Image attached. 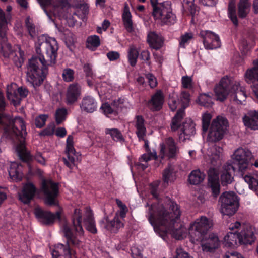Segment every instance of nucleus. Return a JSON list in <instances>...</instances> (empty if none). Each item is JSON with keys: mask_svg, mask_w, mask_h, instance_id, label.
<instances>
[{"mask_svg": "<svg viewBox=\"0 0 258 258\" xmlns=\"http://www.w3.org/2000/svg\"><path fill=\"white\" fill-rule=\"evenodd\" d=\"M34 214L38 221L44 225H49L53 223L56 219H60V212L57 211L55 214L49 211H44L39 208L34 210Z\"/></svg>", "mask_w": 258, "mask_h": 258, "instance_id": "16", "label": "nucleus"}, {"mask_svg": "<svg viewBox=\"0 0 258 258\" xmlns=\"http://www.w3.org/2000/svg\"><path fill=\"white\" fill-rule=\"evenodd\" d=\"M131 17V14L128 8L127 7H125L122 15V19L124 27L128 32H132L134 30Z\"/></svg>", "mask_w": 258, "mask_h": 258, "instance_id": "38", "label": "nucleus"}, {"mask_svg": "<svg viewBox=\"0 0 258 258\" xmlns=\"http://www.w3.org/2000/svg\"><path fill=\"white\" fill-rule=\"evenodd\" d=\"M198 103L204 107H211L213 104V98L209 94L203 93L200 95L197 99Z\"/></svg>", "mask_w": 258, "mask_h": 258, "instance_id": "43", "label": "nucleus"}, {"mask_svg": "<svg viewBox=\"0 0 258 258\" xmlns=\"http://www.w3.org/2000/svg\"><path fill=\"white\" fill-rule=\"evenodd\" d=\"M145 120L141 115H137L135 119L134 126L136 128V134L139 140H144V137L146 134Z\"/></svg>", "mask_w": 258, "mask_h": 258, "instance_id": "31", "label": "nucleus"}, {"mask_svg": "<svg viewBox=\"0 0 258 258\" xmlns=\"http://www.w3.org/2000/svg\"><path fill=\"white\" fill-rule=\"evenodd\" d=\"M147 41L150 47L156 50L160 49L163 44V38L161 34L155 31L148 33Z\"/></svg>", "mask_w": 258, "mask_h": 258, "instance_id": "25", "label": "nucleus"}, {"mask_svg": "<svg viewBox=\"0 0 258 258\" xmlns=\"http://www.w3.org/2000/svg\"><path fill=\"white\" fill-rule=\"evenodd\" d=\"M162 178L164 184L168 185L169 183L173 182L176 179V173L174 168L169 165L163 171Z\"/></svg>", "mask_w": 258, "mask_h": 258, "instance_id": "37", "label": "nucleus"}, {"mask_svg": "<svg viewBox=\"0 0 258 258\" xmlns=\"http://www.w3.org/2000/svg\"><path fill=\"white\" fill-rule=\"evenodd\" d=\"M230 230H238L239 243L244 245H251L256 240V230L254 227L248 224H242L239 222L231 223L229 226Z\"/></svg>", "mask_w": 258, "mask_h": 258, "instance_id": "6", "label": "nucleus"}, {"mask_svg": "<svg viewBox=\"0 0 258 258\" xmlns=\"http://www.w3.org/2000/svg\"><path fill=\"white\" fill-rule=\"evenodd\" d=\"M131 253L134 258H142V254L141 250L137 247H133L131 248Z\"/></svg>", "mask_w": 258, "mask_h": 258, "instance_id": "64", "label": "nucleus"}, {"mask_svg": "<svg viewBox=\"0 0 258 258\" xmlns=\"http://www.w3.org/2000/svg\"><path fill=\"white\" fill-rule=\"evenodd\" d=\"M212 118V115L209 113H205L202 116V130L204 132L207 131Z\"/></svg>", "mask_w": 258, "mask_h": 258, "instance_id": "52", "label": "nucleus"}, {"mask_svg": "<svg viewBox=\"0 0 258 258\" xmlns=\"http://www.w3.org/2000/svg\"><path fill=\"white\" fill-rule=\"evenodd\" d=\"M224 237V240L225 245L230 247L237 245V242H239L238 230H230Z\"/></svg>", "mask_w": 258, "mask_h": 258, "instance_id": "36", "label": "nucleus"}, {"mask_svg": "<svg viewBox=\"0 0 258 258\" xmlns=\"http://www.w3.org/2000/svg\"><path fill=\"white\" fill-rule=\"evenodd\" d=\"M41 191L44 195L46 204L57 205V197L59 192L58 184L51 180L43 179L41 182Z\"/></svg>", "mask_w": 258, "mask_h": 258, "instance_id": "8", "label": "nucleus"}, {"mask_svg": "<svg viewBox=\"0 0 258 258\" xmlns=\"http://www.w3.org/2000/svg\"><path fill=\"white\" fill-rule=\"evenodd\" d=\"M235 171V168L230 164L227 163L223 167L221 175V181L223 185L230 184L233 179L232 173Z\"/></svg>", "mask_w": 258, "mask_h": 258, "instance_id": "29", "label": "nucleus"}, {"mask_svg": "<svg viewBox=\"0 0 258 258\" xmlns=\"http://www.w3.org/2000/svg\"><path fill=\"white\" fill-rule=\"evenodd\" d=\"M97 107V103L95 99L91 96H86L83 98L81 104L82 110L92 113L95 111Z\"/></svg>", "mask_w": 258, "mask_h": 258, "instance_id": "34", "label": "nucleus"}, {"mask_svg": "<svg viewBox=\"0 0 258 258\" xmlns=\"http://www.w3.org/2000/svg\"><path fill=\"white\" fill-rule=\"evenodd\" d=\"M62 231L67 239L68 245L66 246L60 243L57 244L52 251L53 258H58L62 254H64L65 256L70 255L72 253L69 245L71 244L75 247H78L81 244V241L73 233L71 228L67 224H65L63 226Z\"/></svg>", "mask_w": 258, "mask_h": 258, "instance_id": "4", "label": "nucleus"}, {"mask_svg": "<svg viewBox=\"0 0 258 258\" xmlns=\"http://www.w3.org/2000/svg\"><path fill=\"white\" fill-rule=\"evenodd\" d=\"M74 71L70 68L65 69L63 70L62 78L66 82H71L74 79Z\"/></svg>", "mask_w": 258, "mask_h": 258, "instance_id": "53", "label": "nucleus"}, {"mask_svg": "<svg viewBox=\"0 0 258 258\" xmlns=\"http://www.w3.org/2000/svg\"><path fill=\"white\" fill-rule=\"evenodd\" d=\"M10 18V14H8L6 16L3 10L0 9V36L3 39L6 38L7 25Z\"/></svg>", "mask_w": 258, "mask_h": 258, "instance_id": "35", "label": "nucleus"}, {"mask_svg": "<svg viewBox=\"0 0 258 258\" xmlns=\"http://www.w3.org/2000/svg\"><path fill=\"white\" fill-rule=\"evenodd\" d=\"M164 103V95L161 90H158L149 101L148 104L150 108L155 111L159 110Z\"/></svg>", "mask_w": 258, "mask_h": 258, "instance_id": "28", "label": "nucleus"}, {"mask_svg": "<svg viewBox=\"0 0 258 258\" xmlns=\"http://www.w3.org/2000/svg\"><path fill=\"white\" fill-rule=\"evenodd\" d=\"M22 167L21 165L16 162H13L11 164L9 174L10 178L16 182L21 181L23 177L22 172Z\"/></svg>", "mask_w": 258, "mask_h": 258, "instance_id": "32", "label": "nucleus"}, {"mask_svg": "<svg viewBox=\"0 0 258 258\" xmlns=\"http://www.w3.org/2000/svg\"><path fill=\"white\" fill-rule=\"evenodd\" d=\"M223 149L222 147L215 145L213 146V151L211 154V162L215 165L218 161H220L223 157Z\"/></svg>", "mask_w": 258, "mask_h": 258, "instance_id": "40", "label": "nucleus"}, {"mask_svg": "<svg viewBox=\"0 0 258 258\" xmlns=\"http://www.w3.org/2000/svg\"><path fill=\"white\" fill-rule=\"evenodd\" d=\"M243 120L246 126L254 130L258 129V112L250 111Z\"/></svg>", "mask_w": 258, "mask_h": 258, "instance_id": "30", "label": "nucleus"}, {"mask_svg": "<svg viewBox=\"0 0 258 258\" xmlns=\"http://www.w3.org/2000/svg\"><path fill=\"white\" fill-rule=\"evenodd\" d=\"M48 116L47 115L42 114L36 117L35 119V124L37 127L41 128L43 127L45 122L48 118Z\"/></svg>", "mask_w": 258, "mask_h": 258, "instance_id": "56", "label": "nucleus"}, {"mask_svg": "<svg viewBox=\"0 0 258 258\" xmlns=\"http://www.w3.org/2000/svg\"><path fill=\"white\" fill-rule=\"evenodd\" d=\"M252 157V153L248 149L242 147L235 150L231 155L233 164L241 173L248 169Z\"/></svg>", "mask_w": 258, "mask_h": 258, "instance_id": "9", "label": "nucleus"}, {"mask_svg": "<svg viewBox=\"0 0 258 258\" xmlns=\"http://www.w3.org/2000/svg\"><path fill=\"white\" fill-rule=\"evenodd\" d=\"M193 38V35L191 33H187L181 37L180 46L181 47L184 48L186 43Z\"/></svg>", "mask_w": 258, "mask_h": 258, "instance_id": "57", "label": "nucleus"}, {"mask_svg": "<svg viewBox=\"0 0 258 258\" xmlns=\"http://www.w3.org/2000/svg\"><path fill=\"white\" fill-rule=\"evenodd\" d=\"M106 134H109L112 139L115 141H122L124 140L121 132L116 128H107L105 131Z\"/></svg>", "mask_w": 258, "mask_h": 258, "instance_id": "45", "label": "nucleus"}, {"mask_svg": "<svg viewBox=\"0 0 258 258\" xmlns=\"http://www.w3.org/2000/svg\"><path fill=\"white\" fill-rule=\"evenodd\" d=\"M200 34L203 39V44L206 49H213L220 46L219 37L213 32L201 31Z\"/></svg>", "mask_w": 258, "mask_h": 258, "instance_id": "18", "label": "nucleus"}, {"mask_svg": "<svg viewBox=\"0 0 258 258\" xmlns=\"http://www.w3.org/2000/svg\"><path fill=\"white\" fill-rule=\"evenodd\" d=\"M81 88L77 84H72L69 85L66 95L67 103L71 104L77 101L80 95Z\"/></svg>", "mask_w": 258, "mask_h": 258, "instance_id": "26", "label": "nucleus"}, {"mask_svg": "<svg viewBox=\"0 0 258 258\" xmlns=\"http://www.w3.org/2000/svg\"><path fill=\"white\" fill-rule=\"evenodd\" d=\"M181 83L184 88L191 89L193 87L192 78L188 76H184L182 77Z\"/></svg>", "mask_w": 258, "mask_h": 258, "instance_id": "54", "label": "nucleus"}, {"mask_svg": "<svg viewBox=\"0 0 258 258\" xmlns=\"http://www.w3.org/2000/svg\"><path fill=\"white\" fill-rule=\"evenodd\" d=\"M182 133L180 135V139L183 138V140L188 139L196 133L195 124L190 120L184 122L181 128Z\"/></svg>", "mask_w": 258, "mask_h": 258, "instance_id": "33", "label": "nucleus"}, {"mask_svg": "<svg viewBox=\"0 0 258 258\" xmlns=\"http://www.w3.org/2000/svg\"><path fill=\"white\" fill-rule=\"evenodd\" d=\"M37 188L31 182L25 184L19 194V200L24 204H29L34 197Z\"/></svg>", "mask_w": 258, "mask_h": 258, "instance_id": "19", "label": "nucleus"}, {"mask_svg": "<svg viewBox=\"0 0 258 258\" xmlns=\"http://www.w3.org/2000/svg\"><path fill=\"white\" fill-rule=\"evenodd\" d=\"M153 16L157 23L161 25L173 24L176 22V17L168 6L164 4L158 5L153 10Z\"/></svg>", "mask_w": 258, "mask_h": 258, "instance_id": "10", "label": "nucleus"}, {"mask_svg": "<svg viewBox=\"0 0 258 258\" xmlns=\"http://www.w3.org/2000/svg\"><path fill=\"white\" fill-rule=\"evenodd\" d=\"M253 67L246 70L244 74L245 81L248 83H252V90L255 86H258V60L253 62Z\"/></svg>", "mask_w": 258, "mask_h": 258, "instance_id": "21", "label": "nucleus"}, {"mask_svg": "<svg viewBox=\"0 0 258 258\" xmlns=\"http://www.w3.org/2000/svg\"><path fill=\"white\" fill-rule=\"evenodd\" d=\"M11 134L18 138L20 144L17 147V151L20 158L24 161L30 158V153L26 150L24 145L25 137L27 135L26 126L23 119L20 117H16L10 122Z\"/></svg>", "mask_w": 258, "mask_h": 258, "instance_id": "3", "label": "nucleus"}, {"mask_svg": "<svg viewBox=\"0 0 258 258\" xmlns=\"http://www.w3.org/2000/svg\"><path fill=\"white\" fill-rule=\"evenodd\" d=\"M173 258H193L182 248L178 247L176 250V255Z\"/></svg>", "mask_w": 258, "mask_h": 258, "instance_id": "59", "label": "nucleus"}, {"mask_svg": "<svg viewBox=\"0 0 258 258\" xmlns=\"http://www.w3.org/2000/svg\"><path fill=\"white\" fill-rule=\"evenodd\" d=\"M82 213L80 209H75L72 216V224L74 230L79 236H82L84 234L82 225Z\"/></svg>", "mask_w": 258, "mask_h": 258, "instance_id": "22", "label": "nucleus"}, {"mask_svg": "<svg viewBox=\"0 0 258 258\" xmlns=\"http://www.w3.org/2000/svg\"><path fill=\"white\" fill-rule=\"evenodd\" d=\"M228 15L235 25L238 24V21L236 15V10L234 4L232 3H230L228 7Z\"/></svg>", "mask_w": 258, "mask_h": 258, "instance_id": "50", "label": "nucleus"}, {"mask_svg": "<svg viewBox=\"0 0 258 258\" xmlns=\"http://www.w3.org/2000/svg\"><path fill=\"white\" fill-rule=\"evenodd\" d=\"M180 102L181 108L179 109L172 119L171 127L172 131L177 130L180 123L184 116V109L187 107L190 102L189 93L186 91H182L180 96Z\"/></svg>", "mask_w": 258, "mask_h": 258, "instance_id": "13", "label": "nucleus"}, {"mask_svg": "<svg viewBox=\"0 0 258 258\" xmlns=\"http://www.w3.org/2000/svg\"><path fill=\"white\" fill-rule=\"evenodd\" d=\"M124 103V100L121 98H118L117 99H115L113 100L111 103V106L113 107V109H114L116 113L119 110V108H121L122 107V105Z\"/></svg>", "mask_w": 258, "mask_h": 258, "instance_id": "62", "label": "nucleus"}, {"mask_svg": "<svg viewBox=\"0 0 258 258\" xmlns=\"http://www.w3.org/2000/svg\"><path fill=\"white\" fill-rule=\"evenodd\" d=\"M24 52L20 50L18 52V55L17 54H12V56H13V61L16 66L18 68H20L22 66L24 62Z\"/></svg>", "mask_w": 258, "mask_h": 258, "instance_id": "49", "label": "nucleus"}, {"mask_svg": "<svg viewBox=\"0 0 258 258\" xmlns=\"http://www.w3.org/2000/svg\"><path fill=\"white\" fill-rule=\"evenodd\" d=\"M68 110L65 108H60L56 110L55 114V121L57 124H60L66 119Z\"/></svg>", "mask_w": 258, "mask_h": 258, "instance_id": "44", "label": "nucleus"}, {"mask_svg": "<svg viewBox=\"0 0 258 258\" xmlns=\"http://www.w3.org/2000/svg\"><path fill=\"white\" fill-rule=\"evenodd\" d=\"M212 226L213 222L211 219L207 218L206 217L202 216L200 218L197 219L191 226L189 233L192 234L194 230L196 231L193 238L197 241H199Z\"/></svg>", "mask_w": 258, "mask_h": 258, "instance_id": "12", "label": "nucleus"}, {"mask_svg": "<svg viewBox=\"0 0 258 258\" xmlns=\"http://www.w3.org/2000/svg\"><path fill=\"white\" fill-rule=\"evenodd\" d=\"M65 153L66 157L62 158L63 161L68 168L72 169L81 160V154L74 148L72 136L69 135L67 138Z\"/></svg>", "mask_w": 258, "mask_h": 258, "instance_id": "11", "label": "nucleus"}, {"mask_svg": "<svg viewBox=\"0 0 258 258\" xmlns=\"http://www.w3.org/2000/svg\"><path fill=\"white\" fill-rule=\"evenodd\" d=\"M25 25L30 36L32 38L35 37L37 34L38 31L29 17L26 19Z\"/></svg>", "mask_w": 258, "mask_h": 258, "instance_id": "48", "label": "nucleus"}, {"mask_svg": "<svg viewBox=\"0 0 258 258\" xmlns=\"http://www.w3.org/2000/svg\"><path fill=\"white\" fill-rule=\"evenodd\" d=\"M100 109L106 115L116 113V112L115 111L114 109H113V107L111 106V104L110 105L108 103H105L102 104Z\"/></svg>", "mask_w": 258, "mask_h": 258, "instance_id": "55", "label": "nucleus"}, {"mask_svg": "<svg viewBox=\"0 0 258 258\" xmlns=\"http://www.w3.org/2000/svg\"><path fill=\"white\" fill-rule=\"evenodd\" d=\"M244 179L247 182L250 189L256 190L258 188V174L250 173L244 176Z\"/></svg>", "mask_w": 258, "mask_h": 258, "instance_id": "41", "label": "nucleus"}, {"mask_svg": "<svg viewBox=\"0 0 258 258\" xmlns=\"http://www.w3.org/2000/svg\"><path fill=\"white\" fill-rule=\"evenodd\" d=\"M231 95L235 101L240 103L244 101L246 98L244 88L240 87L239 82L236 81L233 84V87L231 88Z\"/></svg>", "mask_w": 258, "mask_h": 258, "instance_id": "27", "label": "nucleus"}, {"mask_svg": "<svg viewBox=\"0 0 258 258\" xmlns=\"http://www.w3.org/2000/svg\"><path fill=\"white\" fill-rule=\"evenodd\" d=\"M55 126L54 123H52L48 125V126L44 129L41 133V135L43 136H51L52 135L55 131Z\"/></svg>", "mask_w": 258, "mask_h": 258, "instance_id": "61", "label": "nucleus"}, {"mask_svg": "<svg viewBox=\"0 0 258 258\" xmlns=\"http://www.w3.org/2000/svg\"><path fill=\"white\" fill-rule=\"evenodd\" d=\"M146 78L148 81L149 84L151 88L155 87L157 84V81L156 78L151 74L146 75Z\"/></svg>", "mask_w": 258, "mask_h": 258, "instance_id": "63", "label": "nucleus"}, {"mask_svg": "<svg viewBox=\"0 0 258 258\" xmlns=\"http://www.w3.org/2000/svg\"><path fill=\"white\" fill-rule=\"evenodd\" d=\"M100 225L104 229L114 233L116 232L119 228L123 226V223L117 216L110 221H109L107 217H105L100 221Z\"/></svg>", "mask_w": 258, "mask_h": 258, "instance_id": "20", "label": "nucleus"}, {"mask_svg": "<svg viewBox=\"0 0 258 258\" xmlns=\"http://www.w3.org/2000/svg\"><path fill=\"white\" fill-rule=\"evenodd\" d=\"M228 127L227 119L222 116H218L213 120L207 136V141L215 143L221 140L226 133Z\"/></svg>", "mask_w": 258, "mask_h": 258, "instance_id": "5", "label": "nucleus"}, {"mask_svg": "<svg viewBox=\"0 0 258 258\" xmlns=\"http://www.w3.org/2000/svg\"><path fill=\"white\" fill-rule=\"evenodd\" d=\"M149 206L148 219L155 231L169 233L176 239L183 238L186 229L177 222L181 213L178 205L168 199L164 204H153Z\"/></svg>", "mask_w": 258, "mask_h": 258, "instance_id": "1", "label": "nucleus"}, {"mask_svg": "<svg viewBox=\"0 0 258 258\" xmlns=\"http://www.w3.org/2000/svg\"><path fill=\"white\" fill-rule=\"evenodd\" d=\"M234 83V82H232L227 76L223 77L214 88V92L217 99L221 101L224 100L228 94L231 93V88Z\"/></svg>", "mask_w": 258, "mask_h": 258, "instance_id": "14", "label": "nucleus"}, {"mask_svg": "<svg viewBox=\"0 0 258 258\" xmlns=\"http://www.w3.org/2000/svg\"><path fill=\"white\" fill-rule=\"evenodd\" d=\"M209 185L211 187L212 192L215 197L220 192V184L219 176L216 169L211 168L208 171Z\"/></svg>", "mask_w": 258, "mask_h": 258, "instance_id": "24", "label": "nucleus"}, {"mask_svg": "<svg viewBox=\"0 0 258 258\" xmlns=\"http://www.w3.org/2000/svg\"><path fill=\"white\" fill-rule=\"evenodd\" d=\"M84 224L86 229L93 234H96L97 230L92 210L90 208L86 207L84 215Z\"/></svg>", "mask_w": 258, "mask_h": 258, "instance_id": "23", "label": "nucleus"}, {"mask_svg": "<svg viewBox=\"0 0 258 258\" xmlns=\"http://www.w3.org/2000/svg\"><path fill=\"white\" fill-rule=\"evenodd\" d=\"M179 103V101H177L176 97H174L173 96L169 97L168 105L172 111H174L176 109Z\"/></svg>", "mask_w": 258, "mask_h": 258, "instance_id": "60", "label": "nucleus"}, {"mask_svg": "<svg viewBox=\"0 0 258 258\" xmlns=\"http://www.w3.org/2000/svg\"><path fill=\"white\" fill-rule=\"evenodd\" d=\"M250 4L248 0H240L238 4V16L240 18H244L249 11Z\"/></svg>", "mask_w": 258, "mask_h": 258, "instance_id": "42", "label": "nucleus"}, {"mask_svg": "<svg viewBox=\"0 0 258 258\" xmlns=\"http://www.w3.org/2000/svg\"><path fill=\"white\" fill-rule=\"evenodd\" d=\"M139 53L134 46H130L128 52V59L132 66H135L137 63V59Z\"/></svg>", "mask_w": 258, "mask_h": 258, "instance_id": "47", "label": "nucleus"}, {"mask_svg": "<svg viewBox=\"0 0 258 258\" xmlns=\"http://www.w3.org/2000/svg\"><path fill=\"white\" fill-rule=\"evenodd\" d=\"M221 212L223 215L231 216L237 211L239 204L237 197L234 192H225L220 197Z\"/></svg>", "mask_w": 258, "mask_h": 258, "instance_id": "7", "label": "nucleus"}, {"mask_svg": "<svg viewBox=\"0 0 258 258\" xmlns=\"http://www.w3.org/2000/svg\"><path fill=\"white\" fill-rule=\"evenodd\" d=\"M88 47H97L100 44L99 37L97 35L90 36L87 38Z\"/></svg>", "mask_w": 258, "mask_h": 258, "instance_id": "51", "label": "nucleus"}, {"mask_svg": "<svg viewBox=\"0 0 258 258\" xmlns=\"http://www.w3.org/2000/svg\"><path fill=\"white\" fill-rule=\"evenodd\" d=\"M201 246L203 251L212 252L218 249L220 246V241L218 237L215 234H210L208 236L201 237Z\"/></svg>", "mask_w": 258, "mask_h": 258, "instance_id": "17", "label": "nucleus"}, {"mask_svg": "<svg viewBox=\"0 0 258 258\" xmlns=\"http://www.w3.org/2000/svg\"><path fill=\"white\" fill-rule=\"evenodd\" d=\"M205 178V174L199 170L192 171L188 177V180L191 184L197 185L201 183Z\"/></svg>", "mask_w": 258, "mask_h": 258, "instance_id": "39", "label": "nucleus"}, {"mask_svg": "<svg viewBox=\"0 0 258 258\" xmlns=\"http://www.w3.org/2000/svg\"><path fill=\"white\" fill-rule=\"evenodd\" d=\"M165 143H161L160 145V156L163 158L166 156L169 158L174 159L176 158L179 152V149L177 146L174 139L169 137L165 140Z\"/></svg>", "mask_w": 258, "mask_h": 258, "instance_id": "15", "label": "nucleus"}, {"mask_svg": "<svg viewBox=\"0 0 258 258\" xmlns=\"http://www.w3.org/2000/svg\"><path fill=\"white\" fill-rule=\"evenodd\" d=\"M157 158V154L156 153H147L144 154L140 158V161L141 162H147L151 159H155Z\"/></svg>", "mask_w": 258, "mask_h": 258, "instance_id": "58", "label": "nucleus"}, {"mask_svg": "<svg viewBox=\"0 0 258 258\" xmlns=\"http://www.w3.org/2000/svg\"><path fill=\"white\" fill-rule=\"evenodd\" d=\"M58 49L57 41L54 38L45 35L39 37L36 44V52L40 56L29 59L26 71V80L33 87L42 83L44 70L48 66L56 63Z\"/></svg>", "mask_w": 258, "mask_h": 258, "instance_id": "2", "label": "nucleus"}, {"mask_svg": "<svg viewBox=\"0 0 258 258\" xmlns=\"http://www.w3.org/2000/svg\"><path fill=\"white\" fill-rule=\"evenodd\" d=\"M69 7V4L67 0H54V7L55 11L59 14L62 13L63 9H67Z\"/></svg>", "mask_w": 258, "mask_h": 258, "instance_id": "46", "label": "nucleus"}]
</instances>
